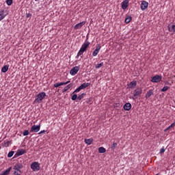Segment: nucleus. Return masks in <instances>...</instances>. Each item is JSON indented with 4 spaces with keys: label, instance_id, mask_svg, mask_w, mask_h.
<instances>
[{
    "label": "nucleus",
    "instance_id": "obj_2",
    "mask_svg": "<svg viewBox=\"0 0 175 175\" xmlns=\"http://www.w3.org/2000/svg\"><path fill=\"white\" fill-rule=\"evenodd\" d=\"M44 98H46V92H42L39 93L36 96L34 103H42V100H43Z\"/></svg>",
    "mask_w": 175,
    "mask_h": 175
},
{
    "label": "nucleus",
    "instance_id": "obj_42",
    "mask_svg": "<svg viewBox=\"0 0 175 175\" xmlns=\"http://www.w3.org/2000/svg\"><path fill=\"white\" fill-rule=\"evenodd\" d=\"M43 132H44V131H42L39 133H43Z\"/></svg>",
    "mask_w": 175,
    "mask_h": 175
},
{
    "label": "nucleus",
    "instance_id": "obj_11",
    "mask_svg": "<svg viewBox=\"0 0 175 175\" xmlns=\"http://www.w3.org/2000/svg\"><path fill=\"white\" fill-rule=\"evenodd\" d=\"M85 25V21L81 22L77 25H75L74 29H80L83 28V26Z\"/></svg>",
    "mask_w": 175,
    "mask_h": 175
},
{
    "label": "nucleus",
    "instance_id": "obj_22",
    "mask_svg": "<svg viewBox=\"0 0 175 175\" xmlns=\"http://www.w3.org/2000/svg\"><path fill=\"white\" fill-rule=\"evenodd\" d=\"M130 21H132V17L129 16H126L125 18L124 23L126 24H129Z\"/></svg>",
    "mask_w": 175,
    "mask_h": 175
},
{
    "label": "nucleus",
    "instance_id": "obj_36",
    "mask_svg": "<svg viewBox=\"0 0 175 175\" xmlns=\"http://www.w3.org/2000/svg\"><path fill=\"white\" fill-rule=\"evenodd\" d=\"M28 135H29V131L26 130L23 132V136H28Z\"/></svg>",
    "mask_w": 175,
    "mask_h": 175
},
{
    "label": "nucleus",
    "instance_id": "obj_7",
    "mask_svg": "<svg viewBox=\"0 0 175 175\" xmlns=\"http://www.w3.org/2000/svg\"><path fill=\"white\" fill-rule=\"evenodd\" d=\"M79 70H80V67L75 66L70 70V75H71V76H75V75H77Z\"/></svg>",
    "mask_w": 175,
    "mask_h": 175
},
{
    "label": "nucleus",
    "instance_id": "obj_41",
    "mask_svg": "<svg viewBox=\"0 0 175 175\" xmlns=\"http://www.w3.org/2000/svg\"><path fill=\"white\" fill-rule=\"evenodd\" d=\"M25 152H27V151H25V150H23V154H25Z\"/></svg>",
    "mask_w": 175,
    "mask_h": 175
},
{
    "label": "nucleus",
    "instance_id": "obj_40",
    "mask_svg": "<svg viewBox=\"0 0 175 175\" xmlns=\"http://www.w3.org/2000/svg\"><path fill=\"white\" fill-rule=\"evenodd\" d=\"M113 107L114 109L117 108V107H120V103H115L113 105Z\"/></svg>",
    "mask_w": 175,
    "mask_h": 175
},
{
    "label": "nucleus",
    "instance_id": "obj_34",
    "mask_svg": "<svg viewBox=\"0 0 175 175\" xmlns=\"http://www.w3.org/2000/svg\"><path fill=\"white\" fill-rule=\"evenodd\" d=\"M6 3H7V5H8V6H10V5H12V3H13V0H7Z\"/></svg>",
    "mask_w": 175,
    "mask_h": 175
},
{
    "label": "nucleus",
    "instance_id": "obj_20",
    "mask_svg": "<svg viewBox=\"0 0 175 175\" xmlns=\"http://www.w3.org/2000/svg\"><path fill=\"white\" fill-rule=\"evenodd\" d=\"M7 70H9V66L5 65L1 68V72L3 73H6Z\"/></svg>",
    "mask_w": 175,
    "mask_h": 175
},
{
    "label": "nucleus",
    "instance_id": "obj_37",
    "mask_svg": "<svg viewBox=\"0 0 175 175\" xmlns=\"http://www.w3.org/2000/svg\"><path fill=\"white\" fill-rule=\"evenodd\" d=\"M81 90H82V89H81V88H80V86H79L78 88H77V89L75 90V91L73 92V94H75V93H76V92H80V91H81Z\"/></svg>",
    "mask_w": 175,
    "mask_h": 175
},
{
    "label": "nucleus",
    "instance_id": "obj_21",
    "mask_svg": "<svg viewBox=\"0 0 175 175\" xmlns=\"http://www.w3.org/2000/svg\"><path fill=\"white\" fill-rule=\"evenodd\" d=\"M20 155H23V150H17L16 153L14 154V158H17L20 157Z\"/></svg>",
    "mask_w": 175,
    "mask_h": 175
},
{
    "label": "nucleus",
    "instance_id": "obj_13",
    "mask_svg": "<svg viewBox=\"0 0 175 175\" xmlns=\"http://www.w3.org/2000/svg\"><path fill=\"white\" fill-rule=\"evenodd\" d=\"M123 109L124 110H126V111H129V110H131V109H132V105L130 103H126L123 106Z\"/></svg>",
    "mask_w": 175,
    "mask_h": 175
},
{
    "label": "nucleus",
    "instance_id": "obj_23",
    "mask_svg": "<svg viewBox=\"0 0 175 175\" xmlns=\"http://www.w3.org/2000/svg\"><path fill=\"white\" fill-rule=\"evenodd\" d=\"M98 152L100 154H105V152H106V148H105L104 147H100L98 148Z\"/></svg>",
    "mask_w": 175,
    "mask_h": 175
},
{
    "label": "nucleus",
    "instance_id": "obj_18",
    "mask_svg": "<svg viewBox=\"0 0 175 175\" xmlns=\"http://www.w3.org/2000/svg\"><path fill=\"white\" fill-rule=\"evenodd\" d=\"M79 87L81 90H84L87 87H90V83H83Z\"/></svg>",
    "mask_w": 175,
    "mask_h": 175
},
{
    "label": "nucleus",
    "instance_id": "obj_38",
    "mask_svg": "<svg viewBox=\"0 0 175 175\" xmlns=\"http://www.w3.org/2000/svg\"><path fill=\"white\" fill-rule=\"evenodd\" d=\"M116 147H117V143H113L112 146H111V149L115 150Z\"/></svg>",
    "mask_w": 175,
    "mask_h": 175
},
{
    "label": "nucleus",
    "instance_id": "obj_35",
    "mask_svg": "<svg viewBox=\"0 0 175 175\" xmlns=\"http://www.w3.org/2000/svg\"><path fill=\"white\" fill-rule=\"evenodd\" d=\"M77 94H74L72 95V96L71 97L72 100H76V99H77Z\"/></svg>",
    "mask_w": 175,
    "mask_h": 175
},
{
    "label": "nucleus",
    "instance_id": "obj_5",
    "mask_svg": "<svg viewBox=\"0 0 175 175\" xmlns=\"http://www.w3.org/2000/svg\"><path fill=\"white\" fill-rule=\"evenodd\" d=\"M143 92V90L140 88H137L133 91V99H137V96H140Z\"/></svg>",
    "mask_w": 175,
    "mask_h": 175
},
{
    "label": "nucleus",
    "instance_id": "obj_31",
    "mask_svg": "<svg viewBox=\"0 0 175 175\" xmlns=\"http://www.w3.org/2000/svg\"><path fill=\"white\" fill-rule=\"evenodd\" d=\"M102 66H103V62L97 64L96 65V69H99V68H102Z\"/></svg>",
    "mask_w": 175,
    "mask_h": 175
},
{
    "label": "nucleus",
    "instance_id": "obj_25",
    "mask_svg": "<svg viewBox=\"0 0 175 175\" xmlns=\"http://www.w3.org/2000/svg\"><path fill=\"white\" fill-rule=\"evenodd\" d=\"M9 146H10V141H8V140L4 141V143L3 144V147H9Z\"/></svg>",
    "mask_w": 175,
    "mask_h": 175
},
{
    "label": "nucleus",
    "instance_id": "obj_26",
    "mask_svg": "<svg viewBox=\"0 0 175 175\" xmlns=\"http://www.w3.org/2000/svg\"><path fill=\"white\" fill-rule=\"evenodd\" d=\"M170 32H175V25H172V27H168Z\"/></svg>",
    "mask_w": 175,
    "mask_h": 175
},
{
    "label": "nucleus",
    "instance_id": "obj_6",
    "mask_svg": "<svg viewBox=\"0 0 175 175\" xmlns=\"http://www.w3.org/2000/svg\"><path fill=\"white\" fill-rule=\"evenodd\" d=\"M162 80V76L156 75L155 76L152 77L151 82L152 83H159Z\"/></svg>",
    "mask_w": 175,
    "mask_h": 175
},
{
    "label": "nucleus",
    "instance_id": "obj_39",
    "mask_svg": "<svg viewBox=\"0 0 175 175\" xmlns=\"http://www.w3.org/2000/svg\"><path fill=\"white\" fill-rule=\"evenodd\" d=\"M165 147H163L161 150H160V154H163V152H165Z\"/></svg>",
    "mask_w": 175,
    "mask_h": 175
},
{
    "label": "nucleus",
    "instance_id": "obj_8",
    "mask_svg": "<svg viewBox=\"0 0 175 175\" xmlns=\"http://www.w3.org/2000/svg\"><path fill=\"white\" fill-rule=\"evenodd\" d=\"M69 83H70V81H68L67 82L56 83L53 85V87L55 88H58V87H61V85H66V84H69Z\"/></svg>",
    "mask_w": 175,
    "mask_h": 175
},
{
    "label": "nucleus",
    "instance_id": "obj_12",
    "mask_svg": "<svg viewBox=\"0 0 175 175\" xmlns=\"http://www.w3.org/2000/svg\"><path fill=\"white\" fill-rule=\"evenodd\" d=\"M40 131V124L31 126V132H39Z\"/></svg>",
    "mask_w": 175,
    "mask_h": 175
},
{
    "label": "nucleus",
    "instance_id": "obj_3",
    "mask_svg": "<svg viewBox=\"0 0 175 175\" xmlns=\"http://www.w3.org/2000/svg\"><path fill=\"white\" fill-rule=\"evenodd\" d=\"M14 169L15 170L14 172V175H21V170H23V165L20 163L16 164Z\"/></svg>",
    "mask_w": 175,
    "mask_h": 175
},
{
    "label": "nucleus",
    "instance_id": "obj_33",
    "mask_svg": "<svg viewBox=\"0 0 175 175\" xmlns=\"http://www.w3.org/2000/svg\"><path fill=\"white\" fill-rule=\"evenodd\" d=\"M100 49H102V46H100V44H98L96 45L95 50H97V51H100Z\"/></svg>",
    "mask_w": 175,
    "mask_h": 175
},
{
    "label": "nucleus",
    "instance_id": "obj_15",
    "mask_svg": "<svg viewBox=\"0 0 175 175\" xmlns=\"http://www.w3.org/2000/svg\"><path fill=\"white\" fill-rule=\"evenodd\" d=\"M153 94H154V90H149L147 92V93H146V94L145 96V98L146 99H148V98H150L151 96V95H153Z\"/></svg>",
    "mask_w": 175,
    "mask_h": 175
},
{
    "label": "nucleus",
    "instance_id": "obj_24",
    "mask_svg": "<svg viewBox=\"0 0 175 175\" xmlns=\"http://www.w3.org/2000/svg\"><path fill=\"white\" fill-rule=\"evenodd\" d=\"M12 167H9L8 169H7L5 171H4L1 175H9L10 173V170H11Z\"/></svg>",
    "mask_w": 175,
    "mask_h": 175
},
{
    "label": "nucleus",
    "instance_id": "obj_43",
    "mask_svg": "<svg viewBox=\"0 0 175 175\" xmlns=\"http://www.w3.org/2000/svg\"><path fill=\"white\" fill-rule=\"evenodd\" d=\"M36 1H39V0H35Z\"/></svg>",
    "mask_w": 175,
    "mask_h": 175
},
{
    "label": "nucleus",
    "instance_id": "obj_9",
    "mask_svg": "<svg viewBox=\"0 0 175 175\" xmlns=\"http://www.w3.org/2000/svg\"><path fill=\"white\" fill-rule=\"evenodd\" d=\"M129 6V0H124L122 2V9L125 10Z\"/></svg>",
    "mask_w": 175,
    "mask_h": 175
},
{
    "label": "nucleus",
    "instance_id": "obj_30",
    "mask_svg": "<svg viewBox=\"0 0 175 175\" xmlns=\"http://www.w3.org/2000/svg\"><path fill=\"white\" fill-rule=\"evenodd\" d=\"M13 155H14V151H10L8 154V158H12V157H13Z\"/></svg>",
    "mask_w": 175,
    "mask_h": 175
},
{
    "label": "nucleus",
    "instance_id": "obj_19",
    "mask_svg": "<svg viewBox=\"0 0 175 175\" xmlns=\"http://www.w3.org/2000/svg\"><path fill=\"white\" fill-rule=\"evenodd\" d=\"M72 87H73V83H70L68 85H66L64 88V91L63 92H66V91H68V90H70V88H72Z\"/></svg>",
    "mask_w": 175,
    "mask_h": 175
},
{
    "label": "nucleus",
    "instance_id": "obj_28",
    "mask_svg": "<svg viewBox=\"0 0 175 175\" xmlns=\"http://www.w3.org/2000/svg\"><path fill=\"white\" fill-rule=\"evenodd\" d=\"M169 86H164L162 89H161V92H166V91H167V90H169Z\"/></svg>",
    "mask_w": 175,
    "mask_h": 175
},
{
    "label": "nucleus",
    "instance_id": "obj_1",
    "mask_svg": "<svg viewBox=\"0 0 175 175\" xmlns=\"http://www.w3.org/2000/svg\"><path fill=\"white\" fill-rule=\"evenodd\" d=\"M90 44L91 42H88V38H87L85 42L81 45V47L77 55V58H79L80 55H83V54H84V51H87V49L90 47Z\"/></svg>",
    "mask_w": 175,
    "mask_h": 175
},
{
    "label": "nucleus",
    "instance_id": "obj_29",
    "mask_svg": "<svg viewBox=\"0 0 175 175\" xmlns=\"http://www.w3.org/2000/svg\"><path fill=\"white\" fill-rule=\"evenodd\" d=\"M98 53H99V51L95 49L92 53V55L93 57H96V55H98Z\"/></svg>",
    "mask_w": 175,
    "mask_h": 175
},
{
    "label": "nucleus",
    "instance_id": "obj_27",
    "mask_svg": "<svg viewBox=\"0 0 175 175\" xmlns=\"http://www.w3.org/2000/svg\"><path fill=\"white\" fill-rule=\"evenodd\" d=\"M175 126V123H172L170 126H169L167 129L164 130V132H167L170 128H174Z\"/></svg>",
    "mask_w": 175,
    "mask_h": 175
},
{
    "label": "nucleus",
    "instance_id": "obj_4",
    "mask_svg": "<svg viewBox=\"0 0 175 175\" xmlns=\"http://www.w3.org/2000/svg\"><path fill=\"white\" fill-rule=\"evenodd\" d=\"M30 167L33 170V172H39L40 170V164L35 161L31 164Z\"/></svg>",
    "mask_w": 175,
    "mask_h": 175
},
{
    "label": "nucleus",
    "instance_id": "obj_14",
    "mask_svg": "<svg viewBox=\"0 0 175 175\" xmlns=\"http://www.w3.org/2000/svg\"><path fill=\"white\" fill-rule=\"evenodd\" d=\"M137 85V81H131L128 87L129 88H135Z\"/></svg>",
    "mask_w": 175,
    "mask_h": 175
},
{
    "label": "nucleus",
    "instance_id": "obj_44",
    "mask_svg": "<svg viewBox=\"0 0 175 175\" xmlns=\"http://www.w3.org/2000/svg\"><path fill=\"white\" fill-rule=\"evenodd\" d=\"M156 175H159V174H157Z\"/></svg>",
    "mask_w": 175,
    "mask_h": 175
},
{
    "label": "nucleus",
    "instance_id": "obj_10",
    "mask_svg": "<svg viewBox=\"0 0 175 175\" xmlns=\"http://www.w3.org/2000/svg\"><path fill=\"white\" fill-rule=\"evenodd\" d=\"M148 8V2L146 1H142L141 3V10H146Z\"/></svg>",
    "mask_w": 175,
    "mask_h": 175
},
{
    "label": "nucleus",
    "instance_id": "obj_32",
    "mask_svg": "<svg viewBox=\"0 0 175 175\" xmlns=\"http://www.w3.org/2000/svg\"><path fill=\"white\" fill-rule=\"evenodd\" d=\"M84 95H85V94H84V93H83V94H81V95H79V96L77 97L78 100H81V99H83V98H84Z\"/></svg>",
    "mask_w": 175,
    "mask_h": 175
},
{
    "label": "nucleus",
    "instance_id": "obj_45",
    "mask_svg": "<svg viewBox=\"0 0 175 175\" xmlns=\"http://www.w3.org/2000/svg\"><path fill=\"white\" fill-rule=\"evenodd\" d=\"M20 159H18V161H20Z\"/></svg>",
    "mask_w": 175,
    "mask_h": 175
},
{
    "label": "nucleus",
    "instance_id": "obj_17",
    "mask_svg": "<svg viewBox=\"0 0 175 175\" xmlns=\"http://www.w3.org/2000/svg\"><path fill=\"white\" fill-rule=\"evenodd\" d=\"M94 142V139L90 138V139H85V144H88V146H91V144Z\"/></svg>",
    "mask_w": 175,
    "mask_h": 175
},
{
    "label": "nucleus",
    "instance_id": "obj_16",
    "mask_svg": "<svg viewBox=\"0 0 175 175\" xmlns=\"http://www.w3.org/2000/svg\"><path fill=\"white\" fill-rule=\"evenodd\" d=\"M5 17H6V14H5V10H0V21H2V20H3Z\"/></svg>",
    "mask_w": 175,
    "mask_h": 175
}]
</instances>
